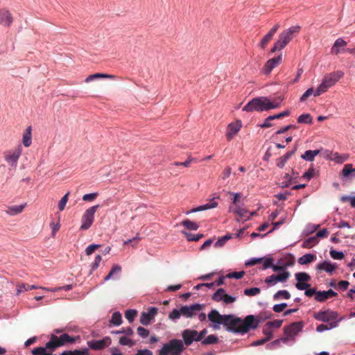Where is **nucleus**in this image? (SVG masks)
<instances>
[{
    "label": "nucleus",
    "mask_w": 355,
    "mask_h": 355,
    "mask_svg": "<svg viewBox=\"0 0 355 355\" xmlns=\"http://www.w3.org/2000/svg\"><path fill=\"white\" fill-rule=\"evenodd\" d=\"M208 318L211 322L214 323V327L218 329L220 324H223L225 315H220L216 310H212L208 314Z\"/></svg>",
    "instance_id": "nucleus-19"
},
{
    "label": "nucleus",
    "mask_w": 355,
    "mask_h": 355,
    "mask_svg": "<svg viewBox=\"0 0 355 355\" xmlns=\"http://www.w3.org/2000/svg\"><path fill=\"white\" fill-rule=\"evenodd\" d=\"M315 173V170L313 168H309L306 172L303 174V178H306L308 180H310L313 176Z\"/></svg>",
    "instance_id": "nucleus-64"
},
{
    "label": "nucleus",
    "mask_w": 355,
    "mask_h": 355,
    "mask_svg": "<svg viewBox=\"0 0 355 355\" xmlns=\"http://www.w3.org/2000/svg\"><path fill=\"white\" fill-rule=\"evenodd\" d=\"M297 122L300 123H307L311 124L313 122V119L311 114H303L297 118Z\"/></svg>",
    "instance_id": "nucleus-41"
},
{
    "label": "nucleus",
    "mask_w": 355,
    "mask_h": 355,
    "mask_svg": "<svg viewBox=\"0 0 355 355\" xmlns=\"http://www.w3.org/2000/svg\"><path fill=\"white\" fill-rule=\"evenodd\" d=\"M315 243H316V237L312 236V237H310V238L307 239L306 240H305L303 242L302 246L304 248H310L312 246H313V245Z\"/></svg>",
    "instance_id": "nucleus-53"
},
{
    "label": "nucleus",
    "mask_w": 355,
    "mask_h": 355,
    "mask_svg": "<svg viewBox=\"0 0 355 355\" xmlns=\"http://www.w3.org/2000/svg\"><path fill=\"white\" fill-rule=\"evenodd\" d=\"M338 313L336 311H331L329 309L322 311H318L314 315V318L315 320L329 323L334 321H337L338 320Z\"/></svg>",
    "instance_id": "nucleus-10"
},
{
    "label": "nucleus",
    "mask_w": 355,
    "mask_h": 355,
    "mask_svg": "<svg viewBox=\"0 0 355 355\" xmlns=\"http://www.w3.org/2000/svg\"><path fill=\"white\" fill-rule=\"evenodd\" d=\"M343 75L344 73L342 71H336L325 75L319 85V90L324 94L330 87L335 85Z\"/></svg>",
    "instance_id": "nucleus-6"
},
{
    "label": "nucleus",
    "mask_w": 355,
    "mask_h": 355,
    "mask_svg": "<svg viewBox=\"0 0 355 355\" xmlns=\"http://www.w3.org/2000/svg\"><path fill=\"white\" fill-rule=\"evenodd\" d=\"M157 313L156 307H150L148 311L142 312L140 315V322L143 325H148L150 321L155 317Z\"/></svg>",
    "instance_id": "nucleus-18"
},
{
    "label": "nucleus",
    "mask_w": 355,
    "mask_h": 355,
    "mask_svg": "<svg viewBox=\"0 0 355 355\" xmlns=\"http://www.w3.org/2000/svg\"><path fill=\"white\" fill-rule=\"evenodd\" d=\"M315 256L313 254H306L298 259V263L301 265H306L314 261Z\"/></svg>",
    "instance_id": "nucleus-32"
},
{
    "label": "nucleus",
    "mask_w": 355,
    "mask_h": 355,
    "mask_svg": "<svg viewBox=\"0 0 355 355\" xmlns=\"http://www.w3.org/2000/svg\"><path fill=\"white\" fill-rule=\"evenodd\" d=\"M295 150L288 151L283 156L279 157L276 160V165L278 168H282L284 167L285 164L288 162V160L291 158V157L295 153Z\"/></svg>",
    "instance_id": "nucleus-24"
},
{
    "label": "nucleus",
    "mask_w": 355,
    "mask_h": 355,
    "mask_svg": "<svg viewBox=\"0 0 355 355\" xmlns=\"http://www.w3.org/2000/svg\"><path fill=\"white\" fill-rule=\"evenodd\" d=\"M322 94V92L319 90V86L314 89L313 88H309L300 97V101L304 102L309 97L313 96H318Z\"/></svg>",
    "instance_id": "nucleus-25"
},
{
    "label": "nucleus",
    "mask_w": 355,
    "mask_h": 355,
    "mask_svg": "<svg viewBox=\"0 0 355 355\" xmlns=\"http://www.w3.org/2000/svg\"><path fill=\"white\" fill-rule=\"evenodd\" d=\"M140 239H141L140 237L137 236L133 237L132 239H130L125 241L123 242V245H126L128 244L133 243L132 246L136 248L137 247V244L140 241Z\"/></svg>",
    "instance_id": "nucleus-58"
},
{
    "label": "nucleus",
    "mask_w": 355,
    "mask_h": 355,
    "mask_svg": "<svg viewBox=\"0 0 355 355\" xmlns=\"http://www.w3.org/2000/svg\"><path fill=\"white\" fill-rule=\"evenodd\" d=\"M203 309V305L200 304H193L190 306H182L180 309H173L168 315L171 320H175L183 316L185 318H192Z\"/></svg>",
    "instance_id": "nucleus-4"
},
{
    "label": "nucleus",
    "mask_w": 355,
    "mask_h": 355,
    "mask_svg": "<svg viewBox=\"0 0 355 355\" xmlns=\"http://www.w3.org/2000/svg\"><path fill=\"white\" fill-rule=\"evenodd\" d=\"M101 247V245L98 244H92L87 246L85 249V253L87 255H91L94 251Z\"/></svg>",
    "instance_id": "nucleus-56"
},
{
    "label": "nucleus",
    "mask_w": 355,
    "mask_h": 355,
    "mask_svg": "<svg viewBox=\"0 0 355 355\" xmlns=\"http://www.w3.org/2000/svg\"><path fill=\"white\" fill-rule=\"evenodd\" d=\"M32 354L33 355H52V352L46 348V345L45 347H40L34 348L32 350Z\"/></svg>",
    "instance_id": "nucleus-33"
},
{
    "label": "nucleus",
    "mask_w": 355,
    "mask_h": 355,
    "mask_svg": "<svg viewBox=\"0 0 355 355\" xmlns=\"http://www.w3.org/2000/svg\"><path fill=\"white\" fill-rule=\"evenodd\" d=\"M347 42L342 38L337 39L331 49V53L334 55H338L340 53V49L345 47Z\"/></svg>",
    "instance_id": "nucleus-29"
},
{
    "label": "nucleus",
    "mask_w": 355,
    "mask_h": 355,
    "mask_svg": "<svg viewBox=\"0 0 355 355\" xmlns=\"http://www.w3.org/2000/svg\"><path fill=\"white\" fill-rule=\"evenodd\" d=\"M184 349V346L182 340L172 339L162 345L158 355H181Z\"/></svg>",
    "instance_id": "nucleus-5"
},
{
    "label": "nucleus",
    "mask_w": 355,
    "mask_h": 355,
    "mask_svg": "<svg viewBox=\"0 0 355 355\" xmlns=\"http://www.w3.org/2000/svg\"><path fill=\"white\" fill-rule=\"evenodd\" d=\"M282 60L281 55L268 60L262 69L263 73L265 75L270 74L272 70L282 62Z\"/></svg>",
    "instance_id": "nucleus-16"
},
{
    "label": "nucleus",
    "mask_w": 355,
    "mask_h": 355,
    "mask_svg": "<svg viewBox=\"0 0 355 355\" xmlns=\"http://www.w3.org/2000/svg\"><path fill=\"white\" fill-rule=\"evenodd\" d=\"M182 225L185 228H187V230H197L199 227V225L198 224H196V223H194L189 219L184 220L182 222Z\"/></svg>",
    "instance_id": "nucleus-40"
},
{
    "label": "nucleus",
    "mask_w": 355,
    "mask_h": 355,
    "mask_svg": "<svg viewBox=\"0 0 355 355\" xmlns=\"http://www.w3.org/2000/svg\"><path fill=\"white\" fill-rule=\"evenodd\" d=\"M110 323L114 326H119L122 324L121 314L119 311L114 312L110 320Z\"/></svg>",
    "instance_id": "nucleus-34"
},
{
    "label": "nucleus",
    "mask_w": 355,
    "mask_h": 355,
    "mask_svg": "<svg viewBox=\"0 0 355 355\" xmlns=\"http://www.w3.org/2000/svg\"><path fill=\"white\" fill-rule=\"evenodd\" d=\"M184 345L189 346L193 341H198L197 331L193 329H185L182 332Z\"/></svg>",
    "instance_id": "nucleus-17"
},
{
    "label": "nucleus",
    "mask_w": 355,
    "mask_h": 355,
    "mask_svg": "<svg viewBox=\"0 0 355 355\" xmlns=\"http://www.w3.org/2000/svg\"><path fill=\"white\" fill-rule=\"evenodd\" d=\"M303 327L302 322H293L284 327V334L288 338H293L302 331Z\"/></svg>",
    "instance_id": "nucleus-13"
},
{
    "label": "nucleus",
    "mask_w": 355,
    "mask_h": 355,
    "mask_svg": "<svg viewBox=\"0 0 355 355\" xmlns=\"http://www.w3.org/2000/svg\"><path fill=\"white\" fill-rule=\"evenodd\" d=\"M282 101L283 98L281 96L276 97L273 100L266 96L254 98L243 107V110L247 112L268 111L279 107Z\"/></svg>",
    "instance_id": "nucleus-2"
},
{
    "label": "nucleus",
    "mask_w": 355,
    "mask_h": 355,
    "mask_svg": "<svg viewBox=\"0 0 355 355\" xmlns=\"http://www.w3.org/2000/svg\"><path fill=\"white\" fill-rule=\"evenodd\" d=\"M260 292H261L260 288H257V287L246 288L243 291L244 294L248 296H254V295L259 294Z\"/></svg>",
    "instance_id": "nucleus-49"
},
{
    "label": "nucleus",
    "mask_w": 355,
    "mask_h": 355,
    "mask_svg": "<svg viewBox=\"0 0 355 355\" xmlns=\"http://www.w3.org/2000/svg\"><path fill=\"white\" fill-rule=\"evenodd\" d=\"M26 203L22 205L9 206L8 207L6 212L10 216L17 215L21 213L24 208L26 207Z\"/></svg>",
    "instance_id": "nucleus-28"
},
{
    "label": "nucleus",
    "mask_w": 355,
    "mask_h": 355,
    "mask_svg": "<svg viewBox=\"0 0 355 355\" xmlns=\"http://www.w3.org/2000/svg\"><path fill=\"white\" fill-rule=\"evenodd\" d=\"M225 291L223 288H218L213 295L212 299L216 302L223 301Z\"/></svg>",
    "instance_id": "nucleus-39"
},
{
    "label": "nucleus",
    "mask_w": 355,
    "mask_h": 355,
    "mask_svg": "<svg viewBox=\"0 0 355 355\" xmlns=\"http://www.w3.org/2000/svg\"><path fill=\"white\" fill-rule=\"evenodd\" d=\"M76 339L67 334H63L59 337L52 335L51 339L46 343V348L53 352L57 347L64 345L67 343H74Z\"/></svg>",
    "instance_id": "nucleus-7"
},
{
    "label": "nucleus",
    "mask_w": 355,
    "mask_h": 355,
    "mask_svg": "<svg viewBox=\"0 0 355 355\" xmlns=\"http://www.w3.org/2000/svg\"><path fill=\"white\" fill-rule=\"evenodd\" d=\"M223 325L230 331L245 334L250 329H256L259 323V320L253 315H249L241 320L239 318L232 315H225Z\"/></svg>",
    "instance_id": "nucleus-1"
},
{
    "label": "nucleus",
    "mask_w": 355,
    "mask_h": 355,
    "mask_svg": "<svg viewBox=\"0 0 355 355\" xmlns=\"http://www.w3.org/2000/svg\"><path fill=\"white\" fill-rule=\"evenodd\" d=\"M349 158V155L346 154H339L338 153H335L331 154V157L329 159L332 161H334L336 163L342 164L347 161Z\"/></svg>",
    "instance_id": "nucleus-31"
},
{
    "label": "nucleus",
    "mask_w": 355,
    "mask_h": 355,
    "mask_svg": "<svg viewBox=\"0 0 355 355\" xmlns=\"http://www.w3.org/2000/svg\"><path fill=\"white\" fill-rule=\"evenodd\" d=\"M111 342V338L107 336L101 340L88 341L87 345L92 349L101 350L110 345Z\"/></svg>",
    "instance_id": "nucleus-15"
},
{
    "label": "nucleus",
    "mask_w": 355,
    "mask_h": 355,
    "mask_svg": "<svg viewBox=\"0 0 355 355\" xmlns=\"http://www.w3.org/2000/svg\"><path fill=\"white\" fill-rule=\"evenodd\" d=\"M137 314V311L136 310L129 309L125 311V317L130 323H132L134 321Z\"/></svg>",
    "instance_id": "nucleus-43"
},
{
    "label": "nucleus",
    "mask_w": 355,
    "mask_h": 355,
    "mask_svg": "<svg viewBox=\"0 0 355 355\" xmlns=\"http://www.w3.org/2000/svg\"><path fill=\"white\" fill-rule=\"evenodd\" d=\"M343 320V318H339L337 321H334L330 322L329 324H321L318 325L316 328V331L318 332H323L327 330H329L334 328H336L338 326V323Z\"/></svg>",
    "instance_id": "nucleus-26"
},
{
    "label": "nucleus",
    "mask_w": 355,
    "mask_h": 355,
    "mask_svg": "<svg viewBox=\"0 0 355 355\" xmlns=\"http://www.w3.org/2000/svg\"><path fill=\"white\" fill-rule=\"evenodd\" d=\"M300 31L301 26L295 25L282 31L278 35V39L274 43L270 52L275 53L282 50L300 33Z\"/></svg>",
    "instance_id": "nucleus-3"
},
{
    "label": "nucleus",
    "mask_w": 355,
    "mask_h": 355,
    "mask_svg": "<svg viewBox=\"0 0 355 355\" xmlns=\"http://www.w3.org/2000/svg\"><path fill=\"white\" fill-rule=\"evenodd\" d=\"M22 144L25 147H29L32 144V128L28 126L22 136Z\"/></svg>",
    "instance_id": "nucleus-23"
},
{
    "label": "nucleus",
    "mask_w": 355,
    "mask_h": 355,
    "mask_svg": "<svg viewBox=\"0 0 355 355\" xmlns=\"http://www.w3.org/2000/svg\"><path fill=\"white\" fill-rule=\"evenodd\" d=\"M128 336H121L119 340L121 345L132 347L135 345V342L128 337Z\"/></svg>",
    "instance_id": "nucleus-38"
},
{
    "label": "nucleus",
    "mask_w": 355,
    "mask_h": 355,
    "mask_svg": "<svg viewBox=\"0 0 355 355\" xmlns=\"http://www.w3.org/2000/svg\"><path fill=\"white\" fill-rule=\"evenodd\" d=\"M274 35H272L271 33H270L269 32L266 35H264V37L261 39V40L260 41L259 44V46L261 49H265L268 45V44L271 41V40L272 39Z\"/></svg>",
    "instance_id": "nucleus-35"
},
{
    "label": "nucleus",
    "mask_w": 355,
    "mask_h": 355,
    "mask_svg": "<svg viewBox=\"0 0 355 355\" xmlns=\"http://www.w3.org/2000/svg\"><path fill=\"white\" fill-rule=\"evenodd\" d=\"M99 207L98 205L92 206L85 210L81 218V230H87L91 227L94 220V215Z\"/></svg>",
    "instance_id": "nucleus-9"
},
{
    "label": "nucleus",
    "mask_w": 355,
    "mask_h": 355,
    "mask_svg": "<svg viewBox=\"0 0 355 355\" xmlns=\"http://www.w3.org/2000/svg\"><path fill=\"white\" fill-rule=\"evenodd\" d=\"M61 355H88L87 349H84L83 350H74L73 352H64Z\"/></svg>",
    "instance_id": "nucleus-50"
},
{
    "label": "nucleus",
    "mask_w": 355,
    "mask_h": 355,
    "mask_svg": "<svg viewBox=\"0 0 355 355\" xmlns=\"http://www.w3.org/2000/svg\"><path fill=\"white\" fill-rule=\"evenodd\" d=\"M353 171L354 168H352V165L347 164L344 166L342 171V174L344 177H348Z\"/></svg>",
    "instance_id": "nucleus-54"
},
{
    "label": "nucleus",
    "mask_w": 355,
    "mask_h": 355,
    "mask_svg": "<svg viewBox=\"0 0 355 355\" xmlns=\"http://www.w3.org/2000/svg\"><path fill=\"white\" fill-rule=\"evenodd\" d=\"M291 274L288 271H284L278 275H272L265 279V283L268 286L276 285L278 282H285L290 277Z\"/></svg>",
    "instance_id": "nucleus-12"
},
{
    "label": "nucleus",
    "mask_w": 355,
    "mask_h": 355,
    "mask_svg": "<svg viewBox=\"0 0 355 355\" xmlns=\"http://www.w3.org/2000/svg\"><path fill=\"white\" fill-rule=\"evenodd\" d=\"M102 260V258H101V256L98 254L95 257V260L92 263V270L94 271L96 269L98 268V267L99 266V264H100V262Z\"/></svg>",
    "instance_id": "nucleus-62"
},
{
    "label": "nucleus",
    "mask_w": 355,
    "mask_h": 355,
    "mask_svg": "<svg viewBox=\"0 0 355 355\" xmlns=\"http://www.w3.org/2000/svg\"><path fill=\"white\" fill-rule=\"evenodd\" d=\"M111 334H124L125 336H132L134 334V331L131 327H128L123 328L121 330L112 331H111Z\"/></svg>",
    "instance_id": "nucleus-48"
},
{
    "label": "nucleus",
    "mask_w": 355,
    "mask_h": 355,
    "mask_svg": "<svg viewBox=\"0 0 355 355\" xmlns=\"http://www.w3.org/2000/svg\"><path fill=\"white\" fill-rule=\"evenodd\" d=\"M218 338L214 335H209L204 340H202V343L203 345H210L218 343Z\"/></svg>",
    "instance_id": "nucleus-51"
},
{
    "label": "nucleus",
    "mask_w": 355,
    "mask_h": 355,
    "mask_svg": "<svg viewBox=\"0 0 355 355\" xmlns=\"http://www.w3.org/2000/svg\"><path fill=\"white\" fill-rule=\"evenodd\" d=\"M245 272L243 271L234 272L229 273L227 277L228 278H235L236 279H241L243 277Z\"/></svg>",
    "instance_id": "nucleus-61"
},
{
    "label": "nucleus",
    "mask_w": 355,
    "mask_h": 355,
    "mask_svg": "<svg viewBox=\"0 0 355 355\" xmlns=\"http://www.w3.org/2000/svg\"><path fill=\"white\" fill-rule=\"evenodd\" d=\"M320 153V150H306L303 155H302L301 157L308 162H312L314 160L315 156H317Z\"/></svg>",
    "instance_id": "nucleus-30"
},
{
    "label": "nucleus",
    "mask_w": 355,
    "mask_h": 355,
    "mask_svg": "<svg viewBox=\"0 0 355 355\" xmlns=\"http://www.w3.org/2000/svg\"><path fill=\"white\" fill-rule=\"evenodd\" d=\"M336 268V266L335 263H332L329 261H322L319 263L316 266V269L320 271H325L328 273H332L335 269Z\"/></svg>",
    "instance_id": "nucleus-20"
},
{
    "label": "nucleus",
    "mask_w": 355,
    "mask_h": 355,
    "mask_svg": "<svg viewBox=\"0 0 355 355\" xmlns=\"http://www.w3.org/2000/svg\"><path fill=\"white\" fill-rule=\"evenodd\" d=\"M261 263H263V269L272 268L273 264V259L271 257H261Z\"/></svg>",
    "instance_id": "nucleus-47"
},
{
    "label": "nucleus",
    "mask_w": 355,
    "mask_h": 355,
    "mask_svg": "<svg viewBox=\"0 0 355 355\" xmlns=\"http://www.w3.org/2000/svg\"><path fill=\"white\" fill-rule=\"evenodd\" d=\"M330 255L334 259L341 260L344 258V254L343 252H339L336 250H331Z\"/></svg>",
    "instance_id": "nucleus-55"
},
{
    "label": "nucleus",
    "mask_w": 355,
    "mask_h": 355,
    "mask_svg": "<svg viewBox=\"0 0 355 355\" xmlns=\"http://www.w3.org/2000/svg\"><path fill=\"white\" fill-rule=\"evenodd\" d=\"M97 193H87L83 196V200L84 201H92L97 197Z\"/></svg>",
    "instance_id": "nucleus-63"
},
{
    "label": "nucleus",
    "mask_w": 355,
    "mask_h": 355,
    "mask_svg": "<svg viewBox=\"0 0 355 355\" xmlns=\"http://www.w3.org/2000/svg\"><path fill=\"white\" fill-rule=\"evenodd\" d=\"M215 198H213L211 202H207L205 205H200L196 208H193L187 212V214H189L191 213L205 211L209 209L216 208L218 206V202L214 200Z\"/></svg>",
    "instance_id": "nucleus-21"
},
{
    "label": "nucleus",
    "mask_w": 355,
    "mask_h": 355,
    "mask_svg": "<svg viewBox=\"0 0 355 355\" xmlns=\"http://www.w3.org/2000/svg\"><path fill=\"white\" fill-rule=\"evenodd\" d=\"M327 299H329V297H327L325 291H318L316 293V295H315V300L318 302H324Z\"/></svg>",
    "instance_id": "nucleus-52"
},
{
    "label": "nucleus",
    "mask_w": 355,
    "mask_h": 355,
    "mask_svg": "<svg viewBox=\"0 0 355 355\" xmlns=\"http://www.w3.org/2000/svg\"><path fill=\"white\" fill-rule=\"evenodd\" d=\"M121 271V267L119 265H114L108 275L105 277L104 280L108 281L111 279L115 274H119Z\"/></svg>",
    "instance_id": "nucleus-36"
},
{
    "label": "nucleus",
    "mask_w": 355,
    "mask_h": 355,
    "mask_svg": "<svg viewBox=\"0 0 355 355\" xmlns=\"http://www.w3.org/2000/svg\"><path fill=\"white\" fill-rule=\"evenodd\" d=\"M229 211L233 212L238 215L241 219L247 218V214L248 213V211L241 207L240 205H236V207H234L233 205H230L229 207Z\"/></svg>",
    "instance_id": "nucleus-22"
},
{
    "label": "nucleus",
    "mask_w": 355,
    "mask_h": 355,
    "mask_svg": "<svg viewBox=\"0 0 355 355\" xmlns=\"http://www.w3.org/2000/svg\"><path fill=\"white\" fill-rule=\"evenodd\" d=\"M69 191H68L62 198L61 200L58 202V209L62 211L65 208V206L67 205V202L68 201V198H69Z\"/></svg>",
    "instance_id": "nucleus-45"
},
{
    "label": "nucleus",
    "mask_w": 355,
    "mask_h": 355,
    "mask_svg": "<svg viewBox=\"0 0 355 355\" xmlns=\"http://www.w3.org/2000/svg\"><path fill=\"white\" fill-rule=\"evenodd\" d=\"M242 128V122L241 120H236L229 123L227 125L225 131V137L227 141H232L239 133Z\"/></svg>",
    "instance_id": "nucleus-11"
},
{
    "label": "nucleus",
    "mask_w": 355,
    "mask_h": 355,
    "mask_svg": "<svg viewBox=\"0 0 355 355\" xmlns=\"http://www.w3.org/2000/svg\"><path fill=\"white\" fill-rule=\"evenodd\" d=\"M295 276L297 282H308L311 279L309 275L304 272H297Z\"/></svg>",
    "instance_id": "nucleus-37"
},
{
    "label": "nucleus",
    "mask_w": 355,
    "mask_h": 355,
    "mask_svg": "<svg viewBox=\"0 0 355 355\" xmlns=\"http://www.w3.org/2000/svg\"><path fill=\"white\" fill-rule=\"evenodd\" d=\"M290 297H291V294L289 293L288 291H287L286 290L279 291L274 295L275 299L284 298V299L287 300V299H289Z\"/></svg>",
    "instance_id": "nucleus-46"
},
{
    "label": "nucleus",
    "mask_w": 355,
    "mask_h": 355,
    "mask_svg": "<svg viewBox=\"0 0 355 355\" xmlns=\"http://www.w3.org/2000/svg\"><path fill=\"white\" fill-rule=\"evenodd\" d=\"M230 194L233 196L232 203L234 204V207H236V205H239V199L241 198V194L240 193H234L230 192Z\"/></svg>",
    "instance_id": "nucleus-57"
},
{
    "label": "nucleus",
    "mask_w": 355,
    "mask_h": 355,
    "mask_svg": "<svg viewBox=\"0 0 355 355\" xmlns=\"http://www.w3.org/2000/svg\"><path fill=\"white\" fill-rule=\"evenodd\" d=\"M14 18L11 12L6 8H0V25L9 28L13 23Z\"/></svg>",
    "instance_id": "nucleus-14"
},
{
    "label": "nucleus",
    "mask_w": 355,
    "mask_h": 355,
    "mask_svg": "<svg viewBox=\"0 0 355 355\" xmlns=\"http://www.w3.org/2000/svg\"><path fill=\"white\" fill-rule=\"evenodd\" d=\"M182 234L185 235L186 238L189 241H197L203 236V235L201 234H198L195 235L191 233H188L187 232H182Z\"/></svg>",
    "instance_id": "nucleus-44"
},
{
    "label": "nucleus",
    "mask_w": 355,
    "mask_h": 355,
    "mask_svg": "<svg viewBox=\"0 0 355 355\" xmlns=\"http://www.w3.org/2000/svg\"><path fill=\"white\" fill-rule=\"evenodd\" d=\"M115 76L114 75L111 74H107V73H96L94 74H91L88 76L85 80V83H89L91 81H93L94 80L98 79V78H108V79H114Z\"/></svg>",
    "instance_id": "nucleus-27"
},
{
    "label": "nucleus",
    "mask_w": 355,
    "mask_h": 355,
    "mask_svg": "<svg viewBox=\"0 0 355 355\" xmlns=\"http://www.w3.org/2000/svg\"><path fill=\"white\" fill-rule=\"evenodd\" d=\"M232 238V234H227L218 239V241L214 243V246L216 248L222 247L225 245V243Z\"/></svg>",
    "instance_id": "nucleus-42"
},
{
    "label": "nucleus",
    "mask_w": 355,
    "mask_h": 355,
    "mask_svg": "<svg viewBox=\"0 0 355 355\" xmlns=\"http://www.w3.org/2000/svg\"><path fill=\"white\" fill-rule=\"evenodd\" d=\"M137 331L139 336L143 338H146L149 335V331L142 327H139Z\"/></svg>",
    "instance_id": "nucleus-59"
},
{
    "label": "nucleus",
    "mask_w": 355,
    "mask_h": 355,
    "mask_svg": "<svg viewBox=\"0 0 355 355\" xmlns=\"http://www.w3.org/2000/svg\"><path fill=\"white\" fill-rule=\"evenodd\" d=\"M21 154L22 147L21 145H19L13 149L5 151L3 153V157L10 166L16 168Z\"/></svg>",
    "instance_id": "nucleus-8"
},
{
    "label": "nucleus",
    "mask_w": 355,
    "mask_h": 355,
    "mask_svg": "<svg viewBox=\"0 0 355 355\" xmlns=\"http://www.w3.org/2000/svg\"><path fill=\"white\" fill-rule=\"evenodd\" d=\"M287 306V304L286 303H281V304H275L273 306V311L276 313H281L282 312L285 308Z\"/></svg>",
    "instance_id": "nucleus-60"
}]
</instances>
